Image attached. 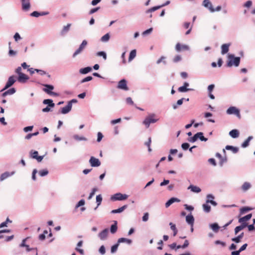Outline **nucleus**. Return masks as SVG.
<instances>
[{"label": "nucleus", "mask_w": 255, "mask_h": 255, "mask_svg": "<svg viewBox=\"0 0 255 255\" xmlns=\"http://www.w3.org/2000/svg\"><path fill=\"white\" fill-rule=\"evenodd\" d=\"M152 31V28H150L143 32L142 35H145L150 33Z\"/></svg>", "instance_id": "61"}, {"label": "nucleus", "mask_w": 255, "mask_h": 255, "mask_svg": "<svg viewBox=\"0 0 255 255\" xmlns=\"http://www.w3.org/2000/svg\"><path fill=\"white\" fill-rule=\"evenodd\" d=\"M93 79V77L92 76H88L83 79H82L81 81V83H85L88 81H90Z\"/></svg>", "instance_id": "51"}, {"label": "nucleus", "mask_w": 255, "mask_h": 255, "mask_svg": "<svg viewBox=\"0 0 255 255\" xmlns=\"http://www.w3.org/2000/svg\"><path fill=\"white\" fill-rule=\"evenodd\" d=\"M43 91L45 92H46V93H47L48 94H49L50 95L54 96H58V94L57 93L52 92L51 91H49L47 89H43Z\"/></svg>", "instance_id": "45"}, {"label": "nucleus", "mask_w": 255, "mask_h": 255, "mask_svg": "<svg viewBox=\"0 0 255 255\" xmlns=\"http://www.w3.org/2000/svg\"><path fill=\"white\" fill-rule=\"evenodd\" d=\"M117 88L119 89L124 90L125 91L128 90V88L127 86V82L125 79H122L118 83Z\"/></svg>", "instance_id": "7"}, {"label": "nucleus", "mask_w": 255, "mask_h": 255, "mask_svg": "<svg viewBox=\"0 0 255 255\" xmlns=\"http://www.w3.org/2000/svg\"><path fill=\"white\" fill-rule=\"evenodd\" d=\"M71 25V24L70 23H69L67 25L64 26L61 31V34L63 35L65 33H66L67 31H68Z\"/></svg>", "instance_id": "37"}, {"label": "nucleus", "mask_w": 255, "mask_h": 255, "mask_svg": "<svg viewBox=\"0 0 255 255\" xmlns=\"http://www.w3.org/2000/svg\"><path fill=\"white\" fill-rule=\"evenodd\" d=\"M109 230L108 229H105L103 230L101 233L99 234V237L102 240H105L108 235Z\"/></svg>", "instance_id": "15"}, {"label": "nucleus", "mask_w": 255, "mask_h": 255, "mask_svg": "<svg viewBox=\"0 0 255 255\" xmlns=\"http://www.w3.org/2000/svg\"><path fill=\"white\" fill-rule=\"evenodd\" d=\"M73 137L74 139L80 141V140H87V138L84 136H80L77 134H75L73 136Z\"/></svg>", "instance_id": "38"}, {"label": "nucleus", "mask_w": 255, "mask_h": 255, "mask_svg": "<svg viewBox=\"0 0 255 255\" xmlns=\"http://www.w3.org/2000/svg\"><path fill=\"white\" fill-rule=\"evenodd\" d=\"M226 149L227 150H231L234 153H236L239 151V148L237 147H234L231 145H227L226 146Z\"/></svg>", "instance_id": "27"}, {"label": "nucleus", "mask_w": 255, "mask_h": 255, "mask_svg": "<svg viewBox=\"0 0 255 255\" xmlns=\"http://www.w3.org/2000/svg\"><path fill=\"white\" fill-rule=\"evenodd\" d=\"M31 16L38 17L40 16V13L38 11H34L30 14Z\"/></svg>", "instance_id": "60"}, {"label": "nucleus", "mask_w": 255, "mask_h": 255, "mask_svg": "<svg viewBox=\"0 0 255 255\" xmlns=\"http://www.w3.org/2000/svg\"><path fill=\"white\" fill-rule=\"evenodd\" d=\"M118 243L120 244L121 243H127L128 244H130L131 243V240L124 238H121L119 239L118 241Z\"/></svg>", "instance_id": "33"}, {"label": "nucleus", "mask_w": 255, "mask_h": 255, "mask_svg": "<svg viewBox=\"0 0 255 255\" xmlns=\"http://www.w3.org/2000/svg\"><path fill=\"white\" fill-rule=\"evenodd\" d=\"M87 45V41L86 40H84L82 43L80 44L79 47L77 49L73 55V57H75L76 55L80 54L85 48Z\"/></svg>", "instance_id": "5"}, {"label": "nucleus", "mask_w": 255, "mask_h": 255, "mask_svg": "<svg viewBox=\"0 0 255 255\" xmlns=\"http://www.w3.org/2000/svg\"><path fill=\"white\" fill-rule=\"evenodd\" d=\"M230 44H224L221 46V53L222 54L227 53L229 49Z\"/></svg>", "instance_id": "19"}, {"label": "nucleus", "mask_w": 255, "mask_h": 255, "mask_svg": "<svg viewBox=\"0 0 255 255\" xmlns=\"http://www.w3.org/2000/svg\"><path fill=\"white\" fill-rule=\"evenodd\" d=\"M22 5V9L24 11H28L30 8V0H20Z\"/></svg>", "instance_id": "8"}, {"label": "nucleus", "mask_w": 255, "mask_h": 255, "mask_svg": "<svg viewBox=\"0 0 255 255\" xmlns=\"http://www.w3.org/2000/svg\"><path fill=\"white\" fill-rule=\"evenodd\" d=\"M149 214L148 213H144L143 216L142 217V221L144 222H146L148 219Z\"/></svg>", "instance_id": "57"}, {"label": "nucleus", "mask_w": 255, "mask_h": 255, "mask_svg": "<svg viewBox=\"0 0 255 255\" xmlns=\"http://www.w3.org/2000/svg\"><path fill=\"white\" fill-rule=\"evenodd\" d=\"M216 157H218L220 159V164L222 166L223 164L227 161L226 157H223L220 153H216Z\"/></svg>", "instance_id": "20"}, {"label": "nucleus", "mask_w": 255, "mask_h": 255, "mask_svg": "<svg viewBox=\"0 0 255 255\" xmlns=\"http://www.w3.org/2000/svg\"><path fill=\"white\" fill-rule=\"evenodd\" d=\"M35 71H36L37 73H38L41 75H44L47 74V73L45 71L42 70L35 69Z\"/></svg>", "instance_id": "58"}, {"label": "nucleus", "mask_w": 255, "mask_h": 255, "mask_svg": "<svg viewBox=\"0 0 255 255\" xmlns=\"http://www.w3.org/2000/svg\"><path fill=\"white\" fill-rule=\"evenodd\" d=\"M214 87H215V85L214 84L210 85L208 87V91L209 93H212V92L213 90Z\"/></svg>", "instance_id": "59"}, {"label": "nucleus", "mask_w": 255, "mask_h": 255, "mask_svg": "<svg viewBox=\"0 0 255 255\" xmlns=\"http://www.w3.org/2000/svg\"><path fill=\"white\" fill-rule=\"evenodd\" d=\"M203 208L204 211L206 213H209L211 210V206L207 203L203 205Z\"/></svg>", "instance_id": "41"}, {"label": "nucleus", "mask_w": 255, "mask_h": 255, "mask_svg": "<svg viewBox=\"0 0 255 255\" xmlns=\"http://www.w3.org/2000/svg\"><path fill=\"white\" fill-rule=\"evenodd\" d=\"M243 236H244V233H242L237 237L233 238L232 239V241H234L236 243H239L241 242V240L243 238Z\"/></svg>", "instance_id": "32"}, {"label": "nucleus", "mask_w": 255, "mask_h": 255, "mask_svg": "<svg viewBox=\"0 0 255 255\" xmlns=\"http://www.w3.org/2000/svg\"><path fill=\"white\" fill-rule=\"evenodd\" d=\"M89 163L92 167H98L101 165V162L99 159L94 156L91 157Z\"/></svg>", "instance_id": "9"}, {"label": "nucleus", "mask_w": 255, "mask_h": 255, "mask_svg": "<svg viewBox=\"0 0 255 255\" xmlns=\"http://www.w3.org/2000/svg\"><path fill=\"white\" fill-rule=\"evenodd\" d=\"M229 134L233 138H237L239 136V132L237 129H233L230 131Z\"/></svg>", "instance_id": "24"}, {"label": "nucleus", "mask_w": 255, "mask_h": 255, "mask_svg": "<svg viewBox=\"0 0 255 255\" xmlns=\"http://www.w3.org/2000/svg\"><path fill=\"white\" fill-rule=\"evenodd\" d=\"M128 195L126 194H123L122 193H116L113 196H112L111 198V200L112 201H117V200H124L128 198Z\"/></svg>", "instance_id": "3"}, {"label": "nucleus", "mask_w": 255, "mask_h": 255, "mask_svg": "<svg viewBox=\"0 0 255 255\" xmlns=\"http://www.w3.org/2000/svg\"><path fill=\"white\" fill-rule=\"evenodd\" d=\"M48 171L47 169H43L39 171V174L41 176H44L47 175Z\"/></svg>", "instance_id": "48"}, {"label": "nucleus", "mask_w": 255, "mask_h": 255, "mask_svg": "<svg viewBox=\"0 0 255 255\" xmlns=\"http://www.w3.org/2000/svg\"><path fill=\"white\" fill-rule=\"evenodd\" d=\"M180 75H181V77L183 78V79H186L187 78L188 75L187 72H182L180 73Z\"/></svg>", "instance_id": "64"}, {"label": "nucleus", "mask_w": 255, "mask_h": 255, "mask_svg": "<svg viewBox=\"0 0 255 255\" xmlns=\"http://www.w3.org/2000/svg\"><path fill=\"white\" fill-rule=\"evenodd\" d=\"M28 79L29 77L28 76L23 73H22L18 75L17 80L20 83H25Z\"/></svg>", "instance_id": "16"}, {"label": "nucleus", "mask_w": 255, "mask_h": 255, "mask_svg": "<svg viewBox=\"0 0 255 255\" xmlns=\"http://www.w3.org/2000/svg\"><path fill=\"white\" fill-rule=\"evenodd\" d=\"M182 59L181 56L179 55H176L173 59V61L174 63H177Z\"/></svg>", "instance_id": "49"}, {"label": "nucleus", "mask_w": 255, "mask_h": 255, "mask_svg": "<svg viewBox=\"0 0 255 255\" xmlns=\"http://www.w3.org/2000/svg\"><path fill=\"white\" fill-rule=\"evenodd\" d=\"M170 3V1L169 0H168L165 3L161 5H159V6H154L151 8H150L149 9H148L147 12H152V11H154L155 10L160 8V7H163V6H164L165 5H168V4Z\"/></svg>", "instance_id": "18"}, {"label": "nucleus", "mask_w": 255, "mask_h": 255, "mask_svg": "<svg viewBox=\"0 0 255 255\" xmlns=\"http://www.w3.org/2000/svg\"><path fill=\"white\" fill-rule=\"evenodd\" d=\"M227 113L229 115L234 114L239 119L241 118L240 111L235 107H231L227 110Z\"/></svg>", "instance_id": "4"}, {"label": "nucleus", "mask_w": 255, "mask_h": 255, "mask_svg": "<svg viewBox=\"0 0 255 255\" xmlns=\"http://www.w3.org/2000/svg\"><path fill=\"white\" fill-rule=\"evenodd\" d=\"M251 184L249 182H245L242 186V189L243 191H246L250 189Z\"/></svg>", "instance_id": "36"}, {"label": "nucleus", "mask_w": 255, "mask_h": 255, "mask_svg": "<svg viewBox=\"0 0 255 255\" xmlns=\"http://www.w3.org/2000/svg\"><path fill=\"white\" fill-rule=\"evenodd\" d=\"M15 91H16L15 89L14 88H12L8 90H7L6 91L4 92L2 94V95L3 97H5L8 95H12V94L15 93Z\"/></svg>", "instance_id": "25"}, {"label": "nucleus", "mask_w": 255, "mask_h": 255, "mask_svg": "<svg viewBox=\"0 0 255 255\" xmlns=\"http://www.w3.org/2000/svg\"><path fill=\"white\" fill-rule=\"evenodd\" d=\"M43 103L44 104L48 105L49 107H54L55 106L53 101L51 99H45L43 101Z\"/></svg>", "instance_id": "28"}, {"label": "nucleus", "mask_w": 255, "mask_h": 255, "mask_svg": "<svg viewBox=\"0 0 255 255\" xmlns=\"http://www.w3.org/2000/svg\"><path fill=\"white\" fill-rule=\"evenodd\" d=\"M151 142V137H149L148 138V141L145 142V144L148 147L149 151H150L151 150L150 147Z\"/></svg>", "instance_id": "53"}, {"label": "nucleus", "mask_w": 255, "mask_h": 255, "mask_svg": "<svg viewBox=\"0 0 255 255\" xmlns=\"http://www.w3.org/2000/svg\"><path fill=\"white\" fill-rule=\"evenodd\" d=\"M169 225L170 226L171 229L173 231V236H175L178 232L175 225L172 223H170Z\"/></svg>", "instance_id": "35"}, {"label": "nucleus", "mask_w": 255, "mask_h": 255, "mask_svg": "<svg viewBox=\"0 0 255 255\" xmlns=\"http://www.w3.org/2000/svg\"><path fill=\"white\" fill-rule=\"evenodd\" d=\"M247 226V225L243 224L239 226H237L235 229V233L237 235L240 231L244 229L245 227Z\"/></svg>", "instance_id": "29"}, {"label": "nucleus", "mask_w": 255, "mask_h": 255, "mask_svg": "<svg viewBox=\"0 0 255 255\" xmlns=\"http://www.w3.org/2000/svg\"><path fill=\"white\" fill-rule=\"evenodd\" d=\"M211 229L216 233L218 232L219 229V226L217 223H214L210 225Z\"/></svg>", "instance_id": "39"}, {"label": "nucleus", "mask_w": 255, "mask_h": 255, "mask_svg": "<svg viewBox=\"0 0 255 255\" xmlns=\"http://www.w3.org/2000/svg\"><path fill=\"white\" fill-rule=\"evenodd\" d=\"M252 5V1L251 0H248L244 4V6L247 7H250Z\"/></svg>", "instance_id": "62"}, {"label": "nucleus", "mask_w": 255, "mask_h": 255, "mask_svg": "<svg viewBox=\"0 0 255 255\" xmlns=\"http://www.w3.org/2000/svg\"><path fill=\"white\" fill-rule=\"evenodd\" d=\"M103 137V135L102 133L100 132H99L98 133L97 141L100 142L102 140Z\"/></svg>", "instance_id": "63"}, {"label": "nucleus", "mask_w": 255, "mask_h": 255, "mask_svg": "<svg viewBox=\"0 0 255 255\" xmlns=\"http://www.w3.org/2000/svg\"><path fill=\"white\" fill-rule=\"evenodd\" d=\"M117 223L116 221L115 224L112 225L111 227V232L112 234L115 233L117 231L118 227H117Z\"/></svg>", "instance_id": "40"}, {"label": "nucleus", "mask_w": 255, "mask_h": 255, "mask_svg": "<svg viewBox=\"0 0 255 255\" xmlns=\"http://www.w3.org/2000/svg\"><path fill=\"white\" fill-rule=\"evenodd\" d=\"M188 189H190L192 192L195 193H199L201 191V189L199 187L194 185H190L188 187Z\"/></svg>", "instance_id": "26"}, {"label": "nucleus", "mask_w": 255, "mask_h": 255, "mask_svg": "<svg viewBox=\"0 0 255 255\" xmlns=\"http://www.w3.org/2000/svg\"><path fill=\"white\" fill-rule=\"evenodd\" d=\"M8 222L10 223V222H11V221H10L8 218H7L5 222H2V223L0 224V228H3L4 227H7V224Z\"/></svg>", "instance_id": "50"}, {"label": "nucleus", "mask_w": 255, "mask_h": 255, "mask_svg": "<svg viewBox=\"0 0 255 255\" xmlns=\"http://www.w3.org/2000/svg\"><path fill=\"white\" fill-rule=\"evenodd\" d=\"M253 209L252 208L249 207H244L240 209V215H243L244 214L252 210Z\"/></svg>", "instance_id": "21"}, {"label": "nucleus", "mask_w": 255, "mask_h": 255, "mask_svg": "<svg viewBox=\"0 0 255 255\" xmlns=\"http://www.w3.org/2000/svg\"><path fill=\"white\" fill-rule=\"evenodd\" d=\"M30 154H31V157L32 158L36 159L37 160V161H38V162L41 161L43 158V156H38V153L37 151H32V150L30 152Z\"/></svg>", "instance_id": "13"}, {"label": "nucleus", "mask_w": 255, "mask_h": 255, "mask_svg": "<svg viewBox=\"0 0 255 255\" xmlns=\"http://www.w3.org/2000/svg\"><path fill=\"white\" fill-rule=\"evenodd\" d=\"M155 117V115L154 114L148 115L143 121V124L148 128L150 124L155 123L158 121V119H156Z\"/></svg>", "instance_id": "2"}, {"label": "nucleus", "mask_w": 255, "mask_h": 255, "mask_svg": "<svg viewBox=\"0 0 255 255\" xmlns=\"http://www.w3.org/2000/svg\"><path fill=\"white\" fill-rule=\"evenodd\" d=\"M92 68L90 67H87L84 68H82L80 70V73L83 74H85L90 72Z\"/></svg>", "instance_id": "31"}, {"label": "nucleus", "mask_w": 255, "mask_h": 255, "mask_svg": "<svg viewBox=\"0 0 255 255\" xmlns=\"http://www.w3.org/2000/svg\"><path fill=\"white\" fill-rule=\"evenodd\" d=\"M252 138V136H249L242 144V146L244 148L247 147L249 144L250 140Z\"/></svg>", "instance_id": "42"}, {"label": "nucleus", "mask_w": 255, "mask_h": 255, "mask_svg": "<svg viewBox=\"0 0 255 255\" xmlns=\"http://www.w3.org/2000/svg\"><path fill=\"white\" fill-rule=\"evenodd\" d=\"M72 108V104L71 102H68V104L61 109V113L63 114H66L69 113Z\"/></svg>", "instance_id": "14"}, {"label": "nucleus", "mask_w": 255, "mask_h": 255, "mask_svg": "<svg viewBox=\"0 0 255 255\" xmlns=\"http://www.w3.org/2000/svg\"><path fill=\"white\" fill-rule=\"evenodd\" d=\"M190 90H191V89L186 88L184 86L180 87L178 89V91L180 92H186Z\"/></svg>", "instance_id": "44"}, {"label": "nucleus", "mask_w": 255, "mask_h": 255, "mask_svg": "<svg viewBox=\"0 0 255 255\" xmlns=\"http://www.w3.org/2000/svg\"><path fill=\"white\" fill-rule=\"evenodd\" d=\"M110 39V35L109 33H107L101 38V40L103 42L108 41Z\"/></svg>", "instance_id": "46"}, {"label": "nucleus", "mask_w": 255, "mask_h": 255, "mask_svg": "<svg viewBox=\"0 0 255 255\" xmlns=\"http://www.w3.org/2000/svg\"><path fill=\"white\" fill-rule=\"evenodd\" d=\"M186 221L189 224L193 226L194 222V219L192 215H187L186 217Z\"/></svg>", "instance_id": "23"}, {"label": "nucleus", "mask_w": 255, "mask_h": 255, "mask_svg": "<svg viewBox=\"0 0 255 255\" xmlns=\"http://www.w3.org/2000/svg\"><path fill=\"white\" fill-rule=\"evenodd\" d=\"M102 201V197L101 195H98L96 196V202L97 203V207L95 208V209H97V208L101 204Z\"/></svg>", "instance_id": "43"}, {"label": "nucleus", "mask_w": 255, "mask_h": 255, "mask_svg": "<svg viewBox=\"0 0 255 255\" xmlns=\"http://www.w3.org/2000/svg\"><path fill=\"white\" fill-rule=\"evenodd\" d=\"M127 207V205H124L123 206V207L118 209H115V210H113L112 211L111 213H113V214H115V213H121L125 209H126Z\"/></svg>", "instance_id": "30"}, {"label": "nucleus", "mask_w": 255, "mask_h": 255, "mask_svg": "<svg viewBox=\"0 0 255 255\" xmlns=\"http://www.w3.org/2000/svg\"><path fill=\"white\" fill-rule=\"evenodd\" d=\"M175 50L178 52L181 51H186L189 50V47L186 45L181 44L180 43H177L175 46Z\"/></svg>", "instance_id": "10"}, {"label": "nucleus", "mask_w": 255, "mask_h": 255, "mask_svg": "<svg viewBox=\"0 0 255 255\" xmlns=\"http://www.w3.org/2000/svg\"><path fill=\"white\" fill-rule=\"evenodd\" d=\"M119 246V244L118 243V242L115 245L113 246L111 248V253H115L117 251Z\"/></svg>", "instance_id": "47"}, {"label": "nucleus", "mask_w": 255, "mask_h": 255, "mask_svg": "<svg viewBox=\"0 0 255 255\" xmlns=\"http://www.w3.org/2000/svg\"><path fill=\"white\" fill-rule=\"evenodd\" d=\"M85 204V201L83 199H82L79 201L78 204L76 206V208H78L80 206H83Z\"/></svg>", "instance_id": "55"}, {"label": "nucleus", "mask_w": 255, "mask_h": 255, "mask_svg": "<svg viewBox=\"0 0 255 255\" xmlns=\"http://www.w3.org/2000/svg\"><path fill=\"white\" fill-rule=\"evenodd\" d=\"M136 50L134 49V50H132L131 51V52H130V54H129V57H128L129 61H131L133 58H135V57L136 56Z\"/></svg>", "instance_id": "34"}, {"label": "nucleus", "mask_w": 255, "mask_h": 255, "mask_svg": "<svg viewBox=\"0 0 255 255\" xmlns=\"http://www.w3.org/2000/svg\"><path fill=\"white\" fill-rule=\"evenodd\" d=\"M13 174H14V172H12L11 173H9L8 172H5L2 173L0 175V180L2 181V180L5 179L6 178H7V177H8L9 176L13 175Z\"/></svg>", "instance_id": "22"}, {"label": "nucleus", "mask_w": 255, "mask_h": 255, "mask_svg": "<svg viewBox=\"0 0 255 255\" xmlns=\"http://www.w3.org/2000/svg\"><path fill=\"white\" fill-rule=\"evenodd\" d=\"M16 81V77L15 76H11L9 77L8 81H7L6 85L4 88L3 89L2 91L8 89L9 87H11Z\"/></svg>", "instance_id": "6"}, {"label": "nucleus", "mask_w": 255, "mask_h": 255, "mask_svg": "<svg viewBox=\"0 0 255 255\" xmlns=\"http://www.w3.org/2000/svg\"><path fill=\"white\" fill-rule=\"evenodd\" d=\"M97 55L100 56H103V58L106 60L107 59V55L105 52L103 51L99 52L97 53Z\"/></svg>", "instance_id": "52"}, {"label": "nucleus", "mask_w": 255, "mask_h": 255, "mask_svg": "<svg viewBox=\"0 0 255 255\" xmlns=\"http://www.w3.org/2000/svg\"><path fill=\"white\" fill-rule=\"evenodd\" d=\"M203 5L204 7L208 8L210 12H214V8L212 3L210 1V0H204L203 1Z\"/></svg>", "instance_id": "11"}, {"label": "nucleus", "mask_w": 255, "mask_h": 255, "mask_svg": "<svg viewBox=\"0 0 255 255\" xmlns=\"http://www.w3.org/2000/svg\"><path fill=\"white\" fill-rule=\"evenodd\" d=\"M252 217V214H249L243 217L240 218L239 219V222L242 223L241 225L245 224V225H248V224L246 222L248 221H249V220H250L251 219Z\"/></svg>", "instance_id": "12"}, {"label": "nucleus", "mask_w": 255, "mask_h": 255, "mask_svg": "<svg viewBox=\"0 0 255 255\" xmlns=\"http://www.w3.org/2000/svg\"><path fill=\"white\" fill-rule=\"evenodd\" d=\"M180 202V200L177 198L172 197L170 198L166 203L165 207L166 208H168L174 202Z\"/></svg>", "instance_id": "17"}, {"label": "nucleus", "mask_w": 255, "mask_h": 255, "mask_svg": "<svg viewBox=\"0 0 255 255\" xmlns=\"http://www.w3.org/2000/svg\"><path fill=\"white\" fill-rule=\"evenodd\" d=\"M200 132V134H199V138L201 140V141H206L208 139L206 137H205L204 136H203V133L202 132Z\"/></svg>", "instance_id": "54"}, {"label": "nucleus", "mask_w": 255, "mask_h": 255, "mask_svg": "<svg viewBox=\"0 0 255 255\" xmlns=\"http://www.w3.org/2000/svg\"><path fill=\"white\" fill-rule=\"evenodd\" d=\"M182 148L184 150H187L189 147V144L188 143H183L181 145Z\"/></svg>", "instance_id": "56"}, {"label": "nucleus", "mask_w": 255, "mask_h": 255, "mask_svg": "<svg viewBox=\"0 0 255 255\" xmlns=\"http://www.w3.org/2000/svg\"><path fill=\"white\" fill-rule=\"evenodd\" d=\"M229 61L227 64L228 67H231L233 65L235 66H238L240 62V57H235L233 55H229L228 56Z\"/></svg>", "instance_id": "1"}]
</instances>
